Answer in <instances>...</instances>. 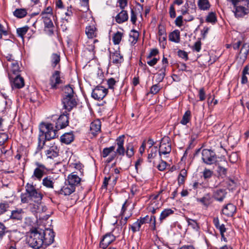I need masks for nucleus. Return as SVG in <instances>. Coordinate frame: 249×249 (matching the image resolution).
<instances>
[{
	"instance_id": "1",
	"label": "nucleus",
	"mask_w": 249,
	"mask_h": 249,
	"mask_svg": "<svg viewBox=\"0 0 249 249\" xmlns=\"http://www.w3.org/2000/svg\"><path fill=\"white\" fill-rule=\"evenodd\" d=\"M43 235L41 234V232L38 231L37 229L32 230L27 237V242L29 246L34 249H39L43 245Z\"/></svg>"
},
{
	"instance_id": "2",
	"label": "nucleus",
	"mask_w": 249,
	"mask_h": 249,
	"mask_svg": "<svg viewBox=\"0 0 249 249\" xmlns=\"http://www.w3.org/2000/svg\"><path fill=\"white\" fill-rule=\"evenodd\" d=\"M40 133L42 136L45 135L46 140H50L55 138L58 130L56 128L54 129L52 124L42 123L39 125Z\"/></svg>"
},
{
	"instance_id": "3",
	"label": "nucleus",
	"mask_w": 249,
	"mask_h": 249,
	"mask_svg": "<svg viewBox=\"0 0 249 249\" xmlns=\"http://www.w3.org/2000/svg\"><path fill=\"white\" fill-rule=\"evenodd\" d=\"M233 12L237 18H243L249 14V0H242L240 5L233 8Z\"/></svg>"
},
{
	"instance_id": "4",
	"label": "nucleus",
	"mask_w": 249,
	"mask_h": 249,
	"mask_svg": "<svg viewBox=\"0 0 249 249\" xmlns=\"http://www.w3.org/2000/svg\"><path fill=\"white\" fill-rule=\"evenodd\" d=\"M25 191L29 194L31 200L35 202L40 201L43 197V195L33 184L27 183L25 186Z\"/></svg>"
},
{
	"instance_id": "5",
	"label": "nucleus",
	"mask_w": 249,
	"mask_h": 249,
	"mask_svg": "<svg viewBox=\"0 0 249 249\" xmlns=\"http://www.w3.org/2000/svg\"><path fill=\"white\" fill-rule=\"evenodd\" d=\"M124 136L122 135L119 136L116 139V144L117 145V148L116 149V152H115L113 154L111 155L107 159V160L106 162L107 163H110L116 157V154H118L119 155L124 156L125 153V148L124 146Z\"/></svg>"
},
{
	"instance_id": "6",
	"label": "nucleus",
	"mask_w": 249,
	"mask_h": 249,
	"mask_svg": "<svg viewBox=\"0 0 249 249\" xmlns=\"http://www.w3.org/2000/svg\"><path fill=\"white\" fill-rule=\"evenodd\" d=\"M201 159L205 164L212 165L217 161V156L213 151L204 149L201 151Z\"/></svg>"
},
{
	"instance_id": "7",
	"label": "nucleus",
	"mask_w": 249,
	"mask_h": 249,
	"mask_svg": "<svg viewBox=\"0 0 249 249\" xmlns=\"http://www.w3.org/2000/svg\"><path fill=\"white\" fill-rule=\"evenodd\" d=\"M59 71H55L51 75L49 79V85L51 89H56L60 85L64 83L63 78L60 75Z\"/></svg>"
},
{
	"instance_id": "8",
	"label": "nucleus",
	"mask_w": 249,
	"mask_h": 249,
	"mask_svg": "<svg viewBox=\"0 0 249 249\" xmlns=\"http://www.w3.org/2000/svg\"><path fill=\"white\" fill-rule=\"evenodd\" d=\"M108 93L107 89L102 86H97L92 90L91 96L98 101L103 99Z\"/></svg>"
},
{
	"instance_id": "9",
	"label": "nucleus",
	"mask_w": 249,
	"mask_h": 249,
	"mask_svg": "<svg viewBox=\"0 0 249 249\" xmlns=\"http://www.w3.org/2000/svg\"><path fill=\"white\" fill-rule=\"evenodd\" d=\"M36 165L37 167L34 169L32 178L40 181L45 173L46 168L44 165L38 162H36Z\"/></svg>"
},
{
	"instance_id": "10",
	"label": "nucleus",
	"mask_w": 249,
	"mask_h": 249,
	"mask_svg": "<svg viewBox=\"0 0 249 249\" xmlns=\"http://www.w3.org/2000/svg\"><path fill=\"white\" fill-rule=\"evenodd\" d=\"M41 234L43 235L44 245L47 246L52 244L54 241V233L53 231L50 229H47L44 231H41Z\"/></svg>"
},
{
	"instance_id": "11",
	"label": "nucleus",
	"mask_w": 249,
	"mask_h": 249,
	"mask_svg": "<svg viewBox=\"0 0 249 249\" xmlns=\"http://www.w3.org/2000/svg\"><path fill=\"white\" fill-rule=\"evenodd\" d=\"M7 67L9 78H12V74H19V72L20 71L19 63L18 60L13 61L12 63L9 62L7 64Z\"/></svg>"
},
{
	"instance_id": "12",
	"label": "nucleus",
	"mask_w": 249,
	"mask_h": 249,
	"mask_svg": "<svg viewBox=\"0 0 249 249\" xmlns=\"http://www.w3.org/2000/svg\"><path fill=\"white\" fill-rule=\"evenodd\" d=\"M59 149L57 145L55 143H50L47 150L45 151V154L48 159H53L58 156Z\"/></svg>"
},
{
	"instance_id": "13",
	"label": "nucleus",
	"mask_w": 249,
	"mask_h": 249,
	"mask_svg": "<svg viewBox=\"0 0 249 249\" xmlns=\"http://www.w3.org/2000/svg\"><path fill=\"white\" fill-rule=\"evenodd\" d=\"M62 103L64 108L68 111L71 110L77 104L74 96H64L62 99Z\"/></svg>"
},
{
	"instance_id": "14",
	"label": "nucleus",
	"mask_w": 249,
	"mask_h": 249,
	"mask_svg": "<svg viewBox=\"0 0 249 249\" xmlns=\"http://www.w3.org/2000/svg\"><path fill=\"white\" fill-rule=\"evenodd\" d=\"M116 240V237L111 233H107L103 236L100 242V247L106 249L113 241Z\"/></svg>"
},
{
	"instance_id": "15",
	"label": "nucleus",
	"mask_w": 249,
	"mask_h": 249,
	"mask_svg": "<svg viewBox=\"0 0 249 249\" xmlns=\"http://www.w3.org/2000/svg\"><path fill=\"white\" fill-rule=\"evenodd\" d=\"M69 124V117L65 114H62L59 116L55 124V128L58 129H63L66 127Z\"/></svg>"
},
{
	"instance_id": "16",
	"label": "nucleus",
	"mask_w": 249,
	"mask_h": 249,
	"mask_svg": "<svg viewBox=\"0 0 249 249\" xmlns=\"http://www.w3.org/2000/svg\"><path fill=\"white\" fill-rule=\"evenodd\" d=\"M110 59L113 64H120L124 61L123 56L120 53V51L116 50L110 52Z\"/></svg>"
},
{
	"instance_id": "17",
	"label": "nucleus",
	"mask_w": 249,
	"mask_h": 249,
	"mask_svg": "<svg viewBox=\"0 0 249 249\" xmlns=\"http://www.w3.org/2000/svg\"><path fill=\"white\" fill-rule=\"evenodd\" d=\"M171 151V145L169 142H164L162 140L160 142V144L159 148V155L161 156V155H169Z\"/></svg>"
},
{
	"instance_id": "18",
	"label": "nucleus",
	"mask_w": 249,
	"mask_h": 249,
	"mask_svg": "<svg viewBox=\"0 0 249 249\" xmlns=\"http://www.w3.org/2000/svg\"><path fill=\"white\" fill-rule=\"evenodd\" d=\"M75 188L70 185V183L66 182L65 184L61 188V189L58 192L59 194L63 195L64 196H69L74 192Z\"/></svg>"
},
{
	"instance_id": "19",
	"label": "nucleus",
	"mask_w": 249,
	"mask_h": 249,
	"mask_svg": "<svg viewBox=\"0 0 249 249\" xmlns=\"http://www.w3.org/2000/svg\"><path fill=\"white\" fill-rule=\"evenodd\" d=\"M81 180V178L75 172H73L68 176L67 181L75 188L80 184Z\"/></svg>"
},
{
	"instance_id": "20",
	"label": "nucleus",
	"mask_w": 249,
	"mask_h": 249,
	"mask_svg": "<svg viewBox=\"0 0 249 249\" xmlns=\"http://www.w3.org/2000/svg\"><path fill=\"white\" fill-rule=\"evenodd\" d=\"M101 123L99 120L93 121L90 124V131L93 135L96 136L101 131Z\"/></svg>"
},
{
	"instance_id": "21",
	"label": "nucleus",
	"mask_w": 249,
	"mask_h": 249,
	"mask_svg": "<svg viewBox=\"0 0 249 249\" xmlns=\"http://www.w3.org/2000/svg\"><path fill=\"white\" fill-rule=\"evenodd\" d=\"M236 207L235 206L232 204L229 203L223 208L222 210V213L227 216H232L236 212Z\"/></svg>"
},
{
	"instance_id": "22",
	"label": "nucleus",
	"mask_w": 249,
	"mask_h": 249,
	"mask_svg": "<svg viewBox=\"0 0 249 249\" xmlns=\"http://www.w3.org/2000/svg\"><path fill=\"white\" fill-rule=\"evenodd\" d=\"M10 79H13V80L11 81L13 88L20 89L24 87V80L19 74L16 75L15 78L12 77V78Z\"/></svg>"
},
{
	"instance_id": "23",
	"label": "nucleus",
	"mask_w": 249,
	"mask_h": 249,
	"mask_svg": "<svg viewBox=\"0 0 249 249\" xmlns=\"http://www.w3.org/2000/svg\"><path fill=\"white\" fill-rule=\"evenodd\" d=\"M85 33L89 39H93L97 35V30L93 24L86 27Z\"/></svg>"
},
{
	"instance_id": "24",
	"label": "nucleus",
	"mask_w": 249,
	"mask_h": 249,
	"mask_svg": "<svg viewBox=\"0 0 249 249\" xmlns=\"http://www.w3.org/2000/svg\"><path fill=\"white\" fill-rule=\"evenodd\" d=\"M24 211L22 209H16L11 211L10 218L15 220H21L23 218Z\"/></svg>"
},
{
	"instance_id": "25",
	"label": "nucleus",
	"mask_w": 249,
	"mask_h": 249,
	"mask_svg": "<svg viewBox=\"0 0 249 249\" xmlns=\"http://www.w3.org/2000/svg\"><path fill=\"white\" fill-rule=\"evenodd\" d=\"M60 57L59 54L53 53L51 55L50 57V63L51 67L53 69H55L57 65L59 68L60 67Z\"/></svg>"
},
{
	"instance_id": "26",
	"label": "nucleus",
	"mask_w": 249,
	"mask_h": 249,
	"mask_svg": "<svg viewBox=\"0 0 249 249\" xmlns=\"http://www.w3.org/2000/svg\"><path fill=\"white\" fill-rule=\"evenodd\" d=\"M226 194L225 189H218L213 192V197L215 200L221 202L225 197Z\"/></svg>"
},
{
	"instance_id": "27",
	"label": "nucleus",
	"mask_w": 249,
	"mask_h": 249,
	"mask_svg": "<svg viewBox=\"0 0 249 249\" xmlns=\"http://www.w3.org/2000/svg\"><path fill=\"white\" fill-rule=\"evenodd\" d=\"M74 135L72 132H68L62 135L60 138V140L62 142L68 144L71 143L74 140Z\"/></svg>"
},
{
	"instance_id": "28",
	"label": "nucleus",
	"mask_w": 249,
	"mask_h": 249,
	"mask_svg": "<svg viewBox=\"0 0 249 249\" xmlns=\"http://www.w3.org/2000/svg\"><path fill=\"white\" fill-rule=\"evenodd\" d=\"M128 18L127 11L123 10L116 17V21L118 23H122L126 20Z\"/></svg>"
},
{
	"instance_id": "29",
	"label": "nucleus",
	"mask_w": 249,
	"mask_h": 249,
	"mask_svg": "<svg viewBox=\"0 0 249 249\" xmlns=\"http://www.w3.org/2000/svg\"><path fill=\"white\" fill-rule=\"evenodd\" d=\"M169 39L172 42L179 43L180 42V32L175 30L169 35Z\"/></svg>"
},
{
	"instance_id": "30",
	"label": "nucleus",
	"mask_w": 249,
	"mask_h": 249,
	"mask_svg": "<svg viewBox=\"0 0 249 249\" xmlns=\"http://www.w3.org/2000/svg\"><path fill=\"white\" fill-rule=\"evenodd\" d=\"M249 52V44L243 43L239 52L240 57L243 59H246Z\"/></svg>"
},
{
	"instance_id": "31",
	"label": "nucleus",
	"mask_w": 249,
	"mask_h": 249,
	"mask_svg": "<svg viewBox=\"0 0 249 249\" xmlns=\"http://www.w3.org/2000/svg\"><path fill=\"white\" fill-rule=\"evenodd\" d=\"M152 218H154V228L155 229V224H156V217L154 215L151 216L150 217H149L148 215H146L143 217H140V218L137 219L138 221L140 223L141 225L146 223H150L152 220Z\"/></svg>"
},
{
	"instance_id": "32",
	"label": "nucleus",
	"mask_w": 249,
	"mask_h": 249,
	"mask_svg": "<svg viewBox=\"0 0 249 249\" xmlns=\"http://www.w3.org/2000/svg\"><path fill=\"white\" fill-rule=\"evenodd\" d=\"M42 184L43 186L49 189L53 188L54 182L53 178L50 176H47L42 179Z\"/></svg>"
},
{
	"instance_id": "33",
	"label": "nucleus",
	"mask_w": 249,
	"mask_h": 249,
	"mask_svg": "<svg viewBox=\"0 0 249 249\" xmlns=\"http://www.w3.org/2000/svg\"><path fill=\"white\" fill-rule=\"evenodd\" d=\"M197 5L200 10L204 11L208 10L211 7L209 0H198Z\"/></svg>"
},
{
	"instance_id": "34",
	"label": "nucleus",
	"mask_w": 249,
	"mask_h": 249,
	"mask_svg": "<svg viewBox=\"0 0 249 249\" xmlns=\"http://www.w3.org/2000/svg\"><path fill=\"white\" fill-rule=\"evenodd\" d=\"M53 16L42 17L45 28L49 29L53 27V24L51 18ZM50 31V30H49Z\"/></svg>"
},
{
	"instance_id": "35",
	"label": "nucleus",
	"mask_w": 249,
	"mask_h": 249,
	"mask_svg": "<svg viewBox=\"0 0 249 249\" xmlns=\"http://www.w3.org/2000/svg\"><path fill=\"white\" fill-rule=\"evenodd\" d=\"M14 16L18 18H22L27 14V10L25 8H18L13 12Z\"/></svg>"
},
{
	"instance_id": "36",
	"label": "nucleus",
	"mask_w": 249,
	"mask_h": 249,
	"mask_svg": "<svg viewBox=\"0 0 249 249\" xmlns=\"http://www.w3.org/2000/svg\"><path fill=\"white\" fill-rule=\"evenodd\" d=\"M174 211L171 209H166L164 210L160 213V220L162 222L170 215L173 214Z\"/></svg>"
},
{
	"instance_id": "37",
	"label": "nucleus",
	"mask_w": 249,
	"mask_h": 249,
	"mask_svg": "<svg viewBox=\"0 0 249 249\" xmlns=\"http://www.w3.org/2000/svg\"><path fill=\"white\" fill-rule=\"evenodd\" d=\"M124 36V34L120 31H117L112 36L113 42L115 45L119 44Z\"/></svg>"
},
{
	"instance_id": "38",
	"label": "nucleus",
	"mask_w": 249,
	"mask_h": 249,
	"mask_svg": "<svg viewBox=\"0 0 249 249\" xmlns=\"http://www.w3.org/2000/svg\"><path fill=\"white\" fill-rule=\"evenodd\" d=\"M191 118V112L190 110H188L183 115L182 118L180 123L183 125H186L190 121Z\"/></svg>"
},
{
	"instance_id": "39",
	"label": "nucleus",
	"mask_w": 249,
	"mask_h": 249,
	"mask_svg": "<svg viewBox=\"0 0 249 249\" xmlns=\"http://www.w3.org/2000/svg\"><path fill=\"white\" fill-rule=\"evenodd\" d=\"M199 201L205 206H208L212 202V197L209 194H207L199 199Z\"/></svg>"
},
{
	"instance_id": "40",
	"label": "nucleus",
	"mask_w": 249,
	"mask_h": 249,
	"mask_svg": "<svg viewBox=\"0 0 249 249\" xmlns=\"http://www.w3.org/2000/svg\"><path fill=\"white\" fill-rule=\"evenodd\" d=\"M206 21L213 24L215 23L217 21V18L215 13L213 12H210L206 18Z\"/></svg>"
},
{
	"instance_id": "41",
	"label": "nucleus",
	"mask_w": 249,
	"mask_h": 249,
	"mask_svg": "<svg viewBox=\"0 0 249 249\" xmlns=\"http://www.w3.org/2000/svg\"><path fill=\"white\" fill-rule=\"evenodd\" d=\"M249 65H247L244 68L242 71V75L241 78V83L242 84H246L248 82V78L246 75L249 74Z\"/></svg>"
},
{
	"instance_id": "42",
	"label": "nucleus",
	"mask_w": 249,
	"mask_h": 249,
	"mask_svg": "<svg viewBox=\"0 0 249 249\" xmlns=\"http://www.w3.org/2000/svg\"><path fill=\"white\" fill-rule=\"evenodd\" d=\"M139 36V33L135 30H132L129 35V40L132 43L135 44L138 40Z\"/></svg>"
},
{
	"instance_id": "43",
	"label": "nucleus",
	"mask_w": 249,
	"mask_h": 249,
	"mask_svg": "<svg viewBox=\"0 0 249 249\" xmlns=\"http://www.w3.org/2000/svg\"><path fill=\"white\" fill-rule=\"evenodd\" d=\"M126 156L130 158L133 156L134 154V147L133 144L131 143H128L126 146Z\"/></svg>"
},
{
	"instance_id": "44",
	"label": "nucleus",
	"mask_w": 249,
	"mask_h": 249,
	"mask_svg": "<svg viewBox=\"0 0 249 249\" xmlns=\"http://www.w3.org/2000/svg\"><path fill=\"white\" fill-rule=\"evenodd\" d=\"M64 96H74L73 88L70 85L66 86L64 88Z\"/></svg>"
},
{
	"instance_id": "45",
	"label": "nucleus",
	"mask_w": 249,
	"mask_h": 249,
	"mask_svg": "<svg viewBox=\"0 0 249 249\" xmlns=\"http://www.w3.org/2000/svg\"><path fill=\"white\" fill-rule=\"evenodd\" d=\"M115 148V146H111L109 147H106L104 148L102 153V156L103 158L107 157L111 152L114 151Z\"/></svg>"
},
{
	"instance_id": "46",
	"label": "nucleus",
	"mask_w": 249,
	"mask_h": 249,
	"mask_svg": "<svg viewBox=\"0 0 249 249\" xmlns=\"http://www.w3.org/2000/svg\"><path fill=\"white\" fill-rule=\"evenodd\" d=\"M158 148L157 146H154L151 148L150 153L148 154V161L151 162V159L154 158L157 154Z\"/></svg>"
},
{
	"instance_id": "47",
	"label": "nucleus",
	"mask_w": 249,
	"mask_h": 249,
	"mask_svg": "<svg viewBox=\"0 0 249 249\" xmlns=\"http://www.w3.org/2000/svg\"><path fill=\"white\" fill-rule=\"evenodd\" d=\"M29 28L27 26H24L21 28H19L17 29V32L18 36L22 38L27 33Z\"/></svg>"
},
{
	"instance_id": "48",
	"label": "nucleus",
	"mask_w": 249,
	"mask_h": 249,
	"mask_svg": "<svg viewBox=\"0 0 249 249\" xmlns=\"http://www.w3.org/2000/svg\"><path fill=\"white\" fill-rule=\"evenodd\" d=\"M202 173L204 178L205 179H207L212 177L213 172L212 170L205 168Z\"/></svg>"
},
{
	"instance_id": "49",
	"label": "nucleus",
	"mask_w": 249,
	"mask_h": 249,
	"mask_svg": "<svg viewBox=\"0 0 249 249\" xmlns=\"http://www.w3.org/2000/svg\"><path fill=\"white\" fill-rule=\"evenodd\" d=\"M21 201L23 203H30L32 201L29 194L26 192V193H22L20 195Z\"/></svg>"
},
{
	"instance_id": "50",
	"label": "nucleus",
	"mask_w": 249,
	"mask_h": 249,
	"mask_svg": "<svg viewBox=\"0 0 249 249\" xmlns=\"http://www.w3.org/2000/svg\"><path fill=\"white\" fill-rule=\"evenodd\" d=\"M141 226L140 223L137 220L132 225H129V228L131 229L133 233H135L140 231Z\"/></svg>"
},
{
	"instance_id": "51",
	"label": "nucleus",
	"mask_w": 249,
	"mask_h": 249,
	"mask_svg": "<svg viewBox=\"0 0 249 249\" xmlns=\"http://www.w3.org/2000/svg\"><path fill=\"white\" fill-rule=\"evenodd\" d=\"M45 141L44 140V135L42 136V133L39 135L38 138V146L37 149L41 150L45 145Z\"/></svg>"
},
{
	"instance_id": "52",
	"label": "nucleus",
	"mask_w": 249,
	"mask_h": 249,
	"mask_svg": "<svg viewBox=\"0 0 249 249\" xmlns=\"http://www.w3.org/2000/svg\"><path fill=\"white\" fill-rule=\"evenodd\" d=\"M217 172L219 176H221L222 178H223L225 177L226 175L227 169L225 167L221 166L220 165H218L217 167Z\"/></svg>"
},
{
	"instance_id": "53",
	"label": "nucleus",
	"mask_w": 249,
	"mask_h": 249,
	"mask_svg": "<svg viewBox=\"0 0 249 249\" xmlns=\"http://www.w3.org/2000/svg\"><path fill=\"white\" fill-rule=\"evenodd\" d=\"M161 88V87L159 84H155L151 87L150 93L152 94H156L159 92Z\"/></svg>"
},
{
	"instance_id": "54",
	"label": "nucleus",
	"mask_w": 249,
	"mask_h": 249,
	"mask_svg": "<svg viewBox=\"0 0 249 249\" xmlns=\"http://www.w3.org/2000/svg\"><path fill=\"white\" fill-rule=\"evenodd\" d=\"M242 44V41L241 39H235L231 43L232 47L235 50L239 49L240 46Z\"/></svg>"
},
{
	"instance_id": "55",
	"label": "nucleus",
	"mask_w": 249,
	"mask_h": 249,
	"mask_svg": "<svg viewBox=\"0 0 249 249\" xmlns=\"http://www.w3.org/2000/svg\"><path fill=\"white\" fill-rule=\"evenodd\" d=\"M117 81L113 78H110L107 80V84L108 89H114V86L116 85Z\"/></svg>"
},
{
	"instance_id": "56",
	"label": "nucleus",
	"mask_w": 249,
	"mask_h": 249,
	"mask_svg": "<svg viewBox=\"0 0 249 249\" xmlns=\"http://www.w3.org/2000/svg\"><path fill=\"white\" fill-rule=\"evenodd\" d=\"M159 72H160L157 74V76H158L157 81L159 82H160L162 81V80H163V79L166 75V73H165L166 71L164 70V69H160L159 71Z\"/></svg>"
},
{
	"instance_id": "57",
	"label": "nucleus",
	"mask_w": 249,
	"mask_h": 249,
	"mask_svg": "<svg viewBox=\"0 0 249 249\" xmlns=\"http://www.w3.org/2000/svg\"><path fill=\"white\" fill-rule=\"evenodd\" d=\"M42 17L53 16V10L51 7H48L41 13Z\"/></svg>"
},
{
	"instance_id": "58",
	"label": "nucleus",
	"mask_w": 249,
	"mask_h": 249,
	"mask_svg": "<svg viewBox=\"0 0 249 249\" xmlns=\"http://www.w3.org/2000/svg\"><path fill=\"white\" fill-rule=\"evenodd\" d=\"M85 46L89 51H93L94 49V45L93 44L92 39H89L86 43Z\"/></svg>"
},
{
	"instance_id": "59",
	"label": "nucleus",
	"mask_w": 249,
	"mask_h": 249,
	"mask_svg": "<svg viewBox=\"0 0 249 249\" xmlns=\"http://www.w3.org/2000/svg\"><path fill=\"white\" fill-rule=\"evenodd\" d=\"M198 96L199 99V101H203L206 99V93L204 90V89L202 88L199 89Z\"/></svg>"
},
{
	"instance_id": "60",
	"label": "nucleus",
	"mask_w": 249,
	"mask_h": 249,
	"mask_svg": "<svg viewBox=\"0 0 249 249\" xmlns=\"http://www.w3.org/2000/svg\"><path fill=\"white\" fill-rule=\"evenodd\" d=\"M187 221L188 222V225L191 226L193 229H197L198 228V224L196 220L187 218Z\"/></svg>"
},
{
	"instance_id": "61",
	"label": "nucleus",
	"mask_w": 249,
	"mask_h": 249,
	"mask_svg": "<svg viewBox=\"0 0 249 249\" xmlns=\"http://www.w3.org/2000/svg\"><path fill=\"white\" fill-rule=\"evenodd\" d=\"M158 60L159 59L156 57H152L151 58H148V57H146V62L150 66L155 65Z\"/></svg>"
},
{
	"instance_id": "62",
	"label": "nucleus",
	"mask_w": 249,
	"mask_h": 249,
	"mask_svg": "<svg viewBox=\"0 0 249 249\" xmlns=\"http://www.w3.org/2000/svg\"><path fill=\"white\" fill-rule=\"evenodd\" d=\"M178 55L179 57L184 59L185 60L188 59V53L184 51L181 50H178Z\"/></svg>"
},
{
	"instance_id": "63",
	"label": "nucleus",
	"mask_w": 249,
	"mask_h": 249,
	"mask_svg": "<svg viewBox=\"0 0 249 249\" xmlns=\"http://www.w3.org/2000/svg\"><path fill=\"white\" fill-rule=\"evenodd\" d=\"M158 35V36H162L166 35V30L163 26L161 25H159Z\"/></svg>"
},
{
	"instance_id": "64",
	"label": "nucleus",
	"mask_w": 249,
	"mask_h": 249,
	"mask_svg": "<svg viewBox=\"0 0 249 249\" xmlns=\"http://www.w3.org/2000/svg\"><path fill=\"white\" fill-rule=\"evenodd\" d=\"M6 249H17V243L13 240L10 241L5 246Z\"/></svg>"
}]
</instances>
